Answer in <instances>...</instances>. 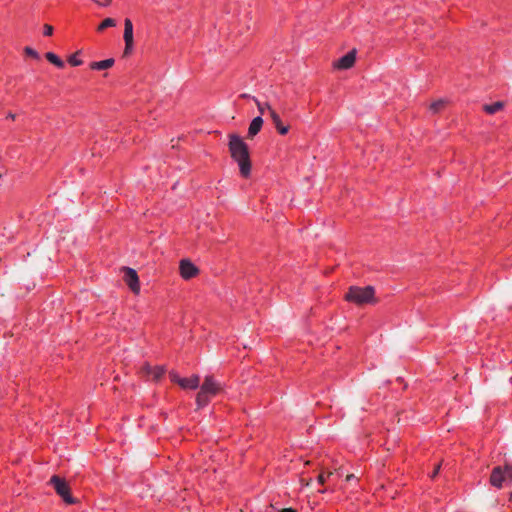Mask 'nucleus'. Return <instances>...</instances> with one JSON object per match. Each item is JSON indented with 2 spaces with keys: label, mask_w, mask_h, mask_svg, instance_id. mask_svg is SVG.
<instances>
[{
  "label": "nucleus",
  "mask_w": 512,
  "mask_h": 512,
  "mask_svg": "<svg viewBox=\"0 0 512 512\" xmlns=\"http://www.w3.org/2000/svg\"><path fill=\"white\" fill-rule=\"evenodd\" d=\"M45 57L50 63L54 64L58 68H63L65 65L64 62L52 52H47Z\"/></svg>",
  "instance_id": "17"
},
{
  "label": "nucleus",
  "mask_w": 512,
  "mask_h": 512,
  "mask_svg": "<svg viewBox=\"0 0 512 512\" xmlns=\"http://www.w3.org/2000/svg\"><path fill=\"white\" fill-rule=\"evenodd\" d=\"M170 376H171V380H172L173 382H176V383H177V379H181V378H180L177 374H175V373H171V374H170Z\"/></svg>",
  "instance_id": "28"
},
{
  "label": "nucleus",
  "mask_w": 512,
  "mask_h": 512,
  "mask_svg": "<svg viewBox=\"0 0 512 512\" xmlns=\"http://www.w3.org/2000/svg\"><path fill=\"white\" fill-rule=\"evenodd\" d=\"M80 54V51H77L76 53L72 54L69 58H68V62L72 65V66H79L82 64V60L78 59V55Z\"/></svg>",
  "instance_id": "20"
},
{
  "label": "nucleus",
  "mask_w": 512,
  "mask_h": 512,
  "mask_svg": "<svg viewBox=\"0 0 512 512\" xmlns=\"http://www.w3.org/2000/svg\"><path fill=\"white\" fill-rule=\"evenodd\" d=\"M94 2L98 3L99 5L108 6L111 4L112 0H104L102 3H100L97 0H93Z\"/></svg>",
  "instance_id": "27"
},
{
  "label": "nucleus",
  "mask_w": 512,
  "mask_h": 512,
  "mask_svg": "<svg viewBox=\"0 0 512 512\" xmlns=\"http://www.w3.org/2000/svg\"><path fill=\"white\" fill-rule=\"evenodd\" d=\"M200 390L213 397L221 390V383L216 381L213 376H206Z\"/></svg>",
  "instance_id": "7"
},
{
  "label": "nucleus",
  "mask_w": 512,
  "mask_h": 512,
  "mask_svg": "<svg viewBox=\"0 0 512 512\" xmlns=\"http://www.w3.org/2000/svg\"><path fill=\"white\" fill-rule=\"evenodd\" d=\"M241 97H242V98H248V97H249V95H247V94H242V95H241Z\"/></svg>",
  "instance_id": "32"
},
{
  "label": "nucleus",
  "mask_w": 512,
  "mask_h": 512,
  "mask_svg": "<svg viewBox=\"0 0 512 512\" xmlns=\"http://www.w3.org/2000/svg\"><path fill=\"white\" fill-rule=\"evenodd\" d=\"M512 481V466L505 465L504 467L496 466L493 468L490 476V483L494 487L501 488L503 484Z\"/></svg>",
  "instance_id": "3"
},
{
  "label": "nucleus",
  "mask_w": 512,
  "mask_h": 512,
  "mask_svg": "<svg viewBox=\"0 0 512 512\" xmlns=\"http://www.w3.org/2000/svg\"><path fill=\"white\" fill-rule=\"evenodd\" d=\"M375 290L372 286H351L345 295V299L357 305L376 303Z\"/></svg>",
  "instance_id": "2"
},
{
  "label": "nucleus",
  "mask_w": 512,
  "mask_h": 512,
  "mask_svg": "<svg viewBox=\"0 0 512 512\" xmlns=\"http://www.w3.org/2000/svg\"><path fill=\"white\" fill-rule=\"evenodd\" d=\"M262 125H263L262 117L261 116L255 117L249 125L247 137L252 139L254 136H256L259 133V131L261 130Z\"/></svg>",
  "instance_id": "12"
},
{
  "label": "nucleus",
  "mask_w": 512,
  "mask_h": 512,
  "mask_svg": "<svg viewBox=\"0 0 512 512\" xmlns=\"http://www.w3.org/2000/svg\"><path fill=\"white\" fill-rule=\"evenodd\" d=\"M356 59V51L352 50L345 54L343 57H341L336 63L335 67L338 69H349L351 68Z\"/></svg>",
  "instance_id": "9"
},
{
  "label": "nucleus",
  "mask_w": 512,
  "mask_h": 512,
  "mask_svg": "<svg viewBox=\"0 0 512 512\" xmlns=\"http://www.w3.org/2000/svg\"><path fill=\"white\" fill-rule=\"evenodd\" d=\"M116 25V21L112 18H106L104 19L98 26L97 31L102 32L106 28L114 27Z\"/></svg>",
  "instance_id": "18"
},
{
  "label": "nucleus",
  "mask_w": 512,
  "mask_h": 512,
  "mask_svg": "<svg viewBox=\"0 0 512 512\" xmlns=\"http://www.w3.org/2000/svg\"><path fill=\"white\" fill-rule=\"evenodd\" d=\"M125 43L130 45V42H134L133 40V24L130 19H125L124 21V35H123Z\"/></svg>",
  "instance_id": "13"
},
{
  "label": "nucleus",
  "mask_w": 512,
  "mask_h": 512,
  "mask_svg": "<svg viewBox=\"0 0 512 512\" xmlns=\"http://www.w3.org/2000/svg\"><path fill=\"white\" fill-rule=\"evenodd\" d=\"M210 398H211L210 395L203 393V391L200 390L196 396L197 408L199 409V408H203L204 406H206L209 403Z\"/></svg>",
  "instance_id": "16"
},
{
  "label": "nucleus",
  "mask_w": 512,
  "mask_h": 512,
  "mask_svg": "<svg viewBox=\"0 0 512 512\" xmlns=\"http://www.w3.org/2000/svg\"><path fill=\"white\" fill-rule=\"evenodd\" d=\"M114 62L115 61H114L113 58L105 59V60L98 61V62H92L90 64V68L92 70H105V69H109V68H111L114 65Z\"/></svg>",
  "instance_id": "14"
},
{
  "label": "nucleus",
  "mask_w": 512,
  "mask_h": 512,
  "mask_svg": "<svg viewBox=\"0 0 512 512\" xmlns=\"http://www.w3.org/2000/svg\"><path fill=\"white\" fill-rule=\"evenodd\" d=\"M445 106V101L440 99V100H437L435 102H433L431 105H430V110L433 112V113H438L439 111H441V109Z\"/></svg>",
  "instance_id": "19"
},
{
  "label": "nucleus",
  "mask_w": 512,
  "mask_h": 512,
  "mask_svg": "<svg viewBox=\"0 0 512 512\" xmlns=\"http://www.w3.org/2000/svg\"><path fill=\"white\" fill-rule=\"evenodd\" d=\"M354 478H355V475H354V474H348V475L346 476V481H350V480H352V479H354Z\"/></svg>",
  "instance_id": "30"
},
{
  "label": "nucleus",
  "mask_w": 512,
  "mask_h": 512,
  "mask_svg": "<svg viewBox=\"0 0 512 512\" xmlns=\"http://www.w3.org/2000/svg\"><path fill=\"white\" fill-rule=\"evenodd\" d=\"M15 117H16V115H15V114H13V113H9V114H8V116H7V118H10V119H12V120H14V119H15Z\"/></svg>",
  "instance_id": "31"
},
{
  "label": "nucleus",
  "mask_w": 512,
  "mask_h": 512,
  "mask_svg": "<svg viewBox=\"0 0 512 512\" xmlns=\"http://www.w3.org/2000/svg\"><path fill=\"white\" fill-rule=\"evenodd\" d=\"M510 501L512 502V492L510 493Z\"/></svg>",
  "instance_id": "33"
},
{
  "label": "nucleus",
  "mask_w": 512,
  "mask_h": 512,
  "mask_svg": "<svg viewBox=\"0 0 512 512\" xmlns=\"http://www.w3.org/2000/svg\"><path fill=\"white\" fill-rule=\"evenodd\" d=\"M333 474H334V473H333L332 471L328 472V473H327V475H324L323 473H321V474L318 476V478H317L318 483H319V484H324V483H325V481H326V478L331 477Z\"/></svg>",
  "instance_id": "23"
},
{
  "label": "nucleus",
  "mask_w": 512,
  "mask_h": 512,
  "mask_svg": "<svg viewBox=\"0 0 512 512\" xmlns=\"http://www.w3.org/2000/svg\"><path fill=\"white\" fill-rule=\"evenodd\" d=\"M267 106V109L269 111V114H270V117L275 125V128L277 129V131L281 134V135H285L288 133L289 131V127L288 126H285L283 125L279 115L271 108L270 105H266Z\"/></svg>",
  "instance_id": "10"
},
{
  "label": "nucleus",
  "mask_w": 512,
  "mask_h": 512,
  "mask_svg": "<svg viewBox=\"0 0 512 512\" xmlns=\"http://www.w3.org/2000/svg\"><path fill=\"white\" fill-rule=\"evenodd\" d=\"M280 512H296V510L293 508H284Z\"/></svg>",
  "instance_id": "29"
},
{
  "label": "nucleus",
  "mask_w": 512,
  "mask_h": 512,
  "mask_svg": "<svg viewBox=\"0 0 512 512\" xmlns=\"http://www.w3.org/2000/svg\"><path fill=\"white\" fill-rule=\"evenodd\" d=\"M231 157L238 163L240 173L243 177H247L251 171V162L249 158L248 146L244 140L236 134L229 135L228 143Z\"/></svg>",
  "instance_id": "1"
},
{
  "label": "nucleus",
  "mask_w": 512,
  "mask_h": 512,
  "mask_svg": "<svg viewBox=\"0 0 512 512\" xmlns=\"http://www.w3.org/2000/svg\"><path fill=\"white\" fill-rule=\"evenodd\" d=\"M122 270L124 273L123 279L125 283L133 293L138 294L140 291V284L137 272L129 267H123Z\"/></svg>",
  "instance_id": "5"
},
{
  "label": "nucleus",
  "mask_w": 512,
  "mask_h": 512,
  "mask_svg": "<svg viewBox=\"0 0 512 512\" xmlns=\"http://www.w3.org/2000/svg\"><path fill=\"white\" fill-rule=\"evenodd\" d=\"M25 53L28 55V56H31L35 59H39V54L36 50H34L33 48L31 47H25L24 49Z\"/></svg>",
  "instance_id": "22"
},
{
  "label": "nucleus",
  "mask_w": 512,
  "mask_h": 512,
  "mask_svg": "<svg viewBox=\"0 0 512 512\" xmlns=\"http://www.w3.org/2000/svg\"><path fill=\"white\" fill-rule=\"evenodd\" d=\"M200 377L193 375L190 378L177 379L179 384L184 389H196L199 387Z\"/></svg>",
  "instance_id": "11"
},
{
  "label": "nucleus",
  "mask_w": 512,
  "mask_h": 512,
  "mask_svg": "<svg viewBox=\"0 0 512 512\" xmlns=\"http://www.w3.org/2000/svg\"><path fill=\"white\" fill-rule=\"evenodd\" d=\"M49 483L53 486L56 493L64 500L65 503H75V499L71 496L70 487L65 479L54 475L51 477Z\"/></svg>",
  "instance_id": "4"
},
{
  "label": "nucleus",
  "mask_w": 512,
  "mask_h": 512,
  "mask_svg": "<svg viewBox=\"0 0 512 512\" xmlns=\"http://www.w3.org/2000/svg\"><path fill=\"white\" fill-rule=\"evenodd\" d=\"M142 373L152 380H159L165 372L163 366L152 367L149 364H146L142 367Z\"/></svg>",
  "instance_id": "8"
},
{
  "label": "nucleus",
  "mask_w": 512,
  "mask_h": 512,
  "mask_svg": "<svg viewBox=\"0 0 512 512\" xmlns=\"http://www.w3.org/2000/svg\"><path fill=\"white\" fill-rule=\"evenodd\" d=\"M440 468H441V464H437L431 474V478H435L436 475L439 473L440 471Z\"/></svg>",
  "instance_id": "26"
},
{
  "label": "nucleus",
  "mask_w": 512,
  "mask_h": 512,
  "mask_svg": "<svg viewBox=\"0 0 512 512\" xmlns=\"http://www.w3.org/2000/svg\"><path fill=\"white\" fill-rule=\"evenodd\" d=\"M179 270L181 277L185 280H189L199 273V269L189 259L180 261Z\"/></svg>",
  "instance_id": "6"
},
{
  "label": "nucleus",
  "mask_w": 512,
  "mask_h": 512,
  "mask_svg": "<svg viewBox=\"0 0 512 512\" xmlns=\"http://www.w3.org/2000/svg\"><path fill=\"white\" fill-rule=\"evenodd\" d=\"M504 107V103L501 101L495 102L493 104H486L483 106V109L488 114H495L502 110Z\"/></svg>",
  "instance_id": "15"
},
{
  "label": "nucleus",
  "mask_w": 512,
  "mask_h": 512,
  "mask_svg": "<svg viewBox=\"0 0 512 512\" xmlns=\"http://www.w3.org/2000/svg\"><path fill=\"white\" fill-rule=\"evenodd\" d=\"M43 34L45 36H51L53 34V27L49 24L43 26Z\"/></svg>",
  "instance_id": "24"
},
{
  "label": "nucleus",
  "mask_w": 512,
  "mask_h": 512,
  "mask_svg": "<svg viewBox=\"0 0 512 512\" xmlns=\"http://www.w3.org/2000/svg\"><path fill=\"white\" fill-rule=\"evenodd\" d=\"M133 43L134 42H130V45L128 46V43H125V49H124V55H128L132 48H133Z\"/></svg>",
  "instance_id": "25"
},
{
  "label": "nucleus",
  "mask_w": 512,
  "mask_h": 512,
  "mask_svg": "<svg viewBox=\"0 0 512 512\" xmlns=\"http://www.w3.org/2000/svg\"><path fill=\"white\" fill-rule=\"evenodd\" d=\"M253 99H254V101H255V103H256V105H257V108H258V110H259L260 114H261V115H263V114H264V112H265L266 110H268L266 105H269V104H268V103H261V102H259L256 98H253Z\"/></svg>",
  "instance_id": "21"
}]
</instances>
